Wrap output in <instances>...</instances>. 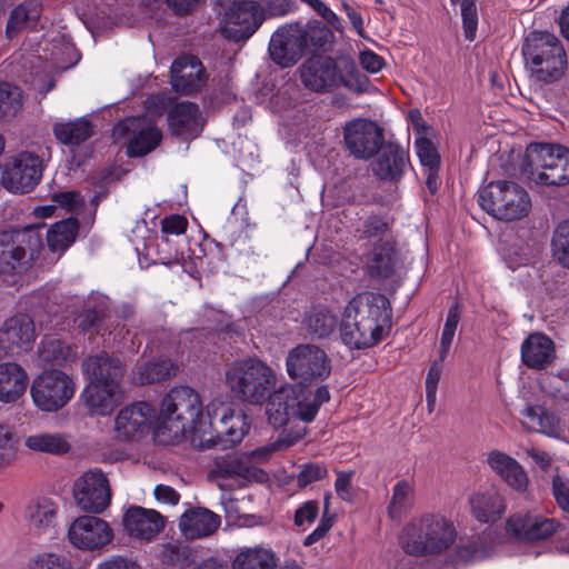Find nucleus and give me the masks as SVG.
<instances>
[{"label":"nucleus","mask_w":569,"mask_h":569,"mask_svg":"<svg viewBox=\"0 0 569 569\" xmlns=\"http://www.w3.org/2000/svg\"><path fill=\"white\" fill-rule=\"evenodd\" d=\"M78 233L77 218L70 217L53 223L46 233L49 250L62 254L76 241Z\"/></svg>","instance_id":"e433bc0d"},{"label":"nucleus","mask_w":569,"mask_h":569,"mask_svg":"<svg viewBox=\"0 0 569 569\" xmlns=\"http://www.w3.org/2000/svg\"><path fill=\"white\" fill-rule=\"evenodd\" d=\"M249 428L246 415L226 407L218 422L210 420L207 426L202 417L188 433L192 446L198 450H226L240 443Z\"/></svg>","instance_id":"0eeeda50"},{"label":"nucleus","mask_w":569,"mask_h":569,"mask_svg":"<svg viewBox=\"0 0 569 569\" xmlns=\"http://www.w3.org/2000/svg\"><path fill=\"white\" fill-rule=\"evenodd\" d=\"M23 106V93L20 87L0 82V121H10L16 118Z\"/></svg>","instance_id":"09e8293b"},{"label":"nucleus","mask_w":569,"mask_h":569,"mask_svg":"<svg viewBox=\"0 0 569 569\" xmlns=\"http://www.w3.org/2000/svg\"><path fill=\"white\" fill-rule=\"evenodd\" d=\"M52 130L57 140L62 144L79 146L93 134L94 126L88 119L79 118L74 121L57 122Z\"/></svg>","instance_id":"4c0bfd02"},{"label":"nucleus","mask_w":569,"mask_h":569,"mask_svg":"<svg viewBox=\"0 0 569 569\" xmlns=\"http://www.w3.org/2000/svg\"><path fill=\"white\" fill-rule=\"evenodd\" d=\"M312 8L331 28L340 29V19L322 0H301Z\"/></svg>","instance_id":"69168bd1"},{"label":"nucleus","mask_w":569,"mask_h":569,"mask_svg":"<svg viewBox=\"0 0 569 569\" xmlns=\"http://www.w3.org/2000/svg\"><path fill=\"white\" fill-rule=\"evenodd\" d=\"M318 513L319 502L317 500H308L295 511L293 522L297 527H302L305 523L313 522Z\"/></svg>","instance_id":"e2e57ef3"},{"label":"nucleus","mask_w":569,"mask_h":569,"mask_svg":"<svg viewBox=\"0 0 569 569\" xmlns=\"http://www.w3.org/2000/svg\"><path fill=\"white\" fill-rule=\"evenodd\" d=\"M415 502V488L406 479L399 480L393 489L392 497L388 506V515L391 519H400L407 513Z\"/></svg>","instance_id":"de8ad7c7"},{"label":"nucleus","mask_w":569,"mask_h":569,"mask_svg":"<svg viewBox=\"0 0 569 569\" xmlns=\"http://www.w3.org/2000/svg\"><path fill=\"white\" fill-rule=\"evenodd\" d=\"M30 569H72V566L64 556L44 553L30 565Z\"/></svg>","instance_id":"680f3d73"},{"label":"nucleus","mask_w":569,"mask_h":569,"mask_svg":"<svg viewBox=\"0 0 569 569\" xmlns=\"http://www.w3.org/2000/svg\"><path fill=\"white\" fill-rule=\"evenodd\" d=\"M456 537L457 531L450 520L427 513L403 527L400 545L409 556L426 557L446 551L453 545Z\"/></svg>","instance_id":"39448f33"},{"label":"nucleus","mask_w":569,"mask_h":569,"mask_svg":"<svg viewBox=\"0 0 569 569\" xmlns=\"http://www.w3.org/2000/svg\"><path fill=\"white\" fill-rule=\"evenodd\" d=\"M263 20L264 14L257 2H234L224 13L220 33L229 41L243 43L256 33Z\"/></svg>","instance_id":"ddd939ff"},{"label":"nucleus","mask_w":569,"mask_h":569,"mask_svg":"<svg viewBox=\"0 0 569 569\" xmlns=\"http://www.w3.org/2000/svg\"><path fill=\"white\" fill-rule=\"evenodd\" d=\"M167 121L171 134L184 140L197 138L206 123L199 106L190 101L173 104L168 110Z\"/></svg>","instance_id":"393cba45"},{"label":"nucleus","mask_w":569,"mask_h":569,"mask_svg":"<svg viewBox=\"0 0 569 569\" xmlns=\"http://www.w3.org/2000/svg\"><path fill=\"white\" fill-rule=\"evenodd\" d=\"M26 446L31 450L51 455H63L70 450V443L59 433H39L30 436L26 440Z\"/></svg>","instance_id":"8fccbe9b"},{"label":"nucleus","mask_w":569,"mask_h":569,"mask_svg":"<svg viewBox=\"0 0 569 569\" xmlns=\"http://www.w3.org/2000/svg\"><path fill=\"white\" fill-rule=\"evenodd\" d=\"M347 308L352 312L351 320H358L365 332L373 336L376 345L391 329V305L389 299L377 292H363L352 298Z\"/></svg>","instance_id":"9b49d317"},{"label":"nucleus","mask_w":569,"mask_h":569,"mask_svg":"<svg viewBox=\"0 0 569 569\" xmlns=\"http://www.w3.org/2000/svg\"><path fill=\"white\" fill-rule=\"evenodd\" d=\"M30 526L43 530L54 525L57 507L49 498H39L31 501L26 511Z\"/></svg>","instance_id":"49530a36"},{"label":"nucleus","mask_w":569,"mask_h":569,"mask_svg":"<svg viewBox=\"0 0 569 569\" xmlns=\"http://www.w3.org/2000/svg\"><path fill=\"white\" fill-rule=\"evenodd\" d=\"M219 515L203 507L186 510L179 519V529L187 539H199L211 536L220 527Z\"/></svg>","instance_id":"2f4dec72"},{"label":"nucleus","mask_w":569,"mask_h":569,"mask_svg":"<svg viewBox=\"0 0 569 569\" xmlns=\"http://www.w3.org/2000/svg\"><path fill=\"white\" fill-rule=\"evenodd\" d=\"M488 465L497 472L511 488L523 491L528 485V477L520 463L512 457L493 450L488 455Z\"/></svg>","instance_id":"f704fd0d"},{"label":"nucleus","mask_w":569,"mask_h":569,"mask_svg":"<svg viewBox=\"0 0 569 569\" xmlns=\"http://www.w3.org/2000/svg\"><path fill=\"white\" fill-rule=\"evenodd\" d=\"M479 206L493 218L515 221L526 217L531 207L527 190L511 180H496L480 189Z\"/></svg>","instance_id":"6e6552de"},{"label":"nucleus","mask_w":569,"mask_h":569,"mask_svg":"<svg viewBox=\"0 0 569 569\" xmlns=\"http://www.w3.org/2000/svg\"><path fill=\"white\" fill-rule=\"evenodd\" d=\"M42 11L39 0H24L17 6L11 12L7 21L6 31L11 38L26 27L29 21L37 20Z\"/></svg>","instance_id":"c03bdc74"},{"label":"nucleus","mask_w":569,"mask_h":569,"mask_svg":"<svg viewBox=\"0 0 569 569\" xmlns=\"http://www.w3.org/2000/svg\"><path fill=\"white\" fill-rule=\"evenodd\" d=\"M327 477L328 469L325 465L319 462H309L301 466V469L297 475V486L300 489H303L309 485L322 480Z\"/></svg>","instance_id":"bf43d9fd"},{"label":"nucleus","mask_w":569,"mask_h":569,"mask_svg":"<svg viewBox=\"0 0 569 569\" xmlns=\"http://www.w3.org/2000/svg\"><path fill=\"white\" fill-rule=\"evenodd\" d=\"M338 78L337 88L343 86L358 94L369 90L370 79L358 69L356 62L349 57H339Z\"/></svg>","instance_id":"79ce46f5"},{"label":"nucleus","mask_w":569,"mask_h":569,"mask_svg":"<svg viewBox=\"0 0 569 569\" xmlns=\"http://www.w3.org/2000/svg\"><path fill=\"white\" fill-rule=\"evenodd\" d=\"M18 439L8 425L0 423V467L11 463L17 456Z\"/></svg>","instance_id":"6e6d98bb"},{"label":"nucleus","mask_w":569,"mask_h":569,"mask_svg":"<svg viewBox=\"0 0 569 569\" xmlns=\"http://www.w3.org/2000/svg\"><path fill=\"white\" fill-rule=\"evenodd\" d=\"M159 557L163 565L173 569H187L193 562L191 548L177 541L162 545Z\"/></svg>","instance_id":"3c124183"},{"label":"nucleus","mask_w":569,"mask_h":569,"mask_svg":"<svg viewBox=\"0 0 569 569\" xmlns=\"http://www.w3.org/2000/svg\"><path fill=\"white\" fill-rule=\"evenodd\" d=\"M76 391L73 379L66 372L52 369L37 376L30 388L34 406L46 412H56L64 408Z\"/></svg>","instance_id":"f8f14e48"},{"label":"nucleus","mask_w":569,"mask_h":569,"mask_svg":"<svg viewBox=\"0 0 569 569\" xmlns=\"http://www.w3.org/2000/svg\"><path fill=\"white\" fill-rule=\"evenodd\" d=\"M224 378L232 397L250 405H262L277 385L274 370L258 358L234 360Z\"/></svg>","instance_id":"423d86ee"},{"label":"nucleus","mask_w":569,"mask_h":569,"mask_svg":"<svg viewBox=\"0 0 569 569\" xmlns=\"http://www.w3.org/2000/svg\"><path fill=\"white\" fill-rule=\"evenodd\" d=\"M28 375L14 362L0 363V401L14 402L26 391Z\"/></svg>","instance_id":"c9c22d12"},{"label":"nucleus","mask_w":569,"mask_h":569,"mask_svg":"<svg viewBox=\"0 0 569 569\" xmlns=\"http://www.w3.org/2000/svg\"><path fill=\"white\" fill-rule=\"evenodd\" d=\"M303 86L316 92L337 88L339 58L317 54L308 58L299 68Z\"/></svg>","instance_id":"5701e85b"},{"label":"nucleus","mask_w":569,"mask_h":569,"mask_svg":"<svg viewBox=\"0 0 569 569\" xmlns=\"http://www.w3.org/2000/svg\"><path fill=\"white\" fill-rule=\"evenodd\" d=\"M520 171L528 180L547 187L569 184V148L555 142H531L526 147Z\"/></svg>","instance_id":"20e7f679"},{"label":"nucleus","mask_w":569,"mask_h":569,"mask_svg":"<svg viewBox=\"0 0 569 569\" xmlns=\"http://www.w3.org/2000/svg\"><path fill=\"white\" fill-rule=\"evenodd\" d=\"M338 317L326 307H315L305 317L307 332L315 339H325L338 327Z\"/></svg>","instance_id":"58836bf2"},{"label":"nucleus","mask_w":569,"mask_h":569,"mask_svg":"<svg viewBox=\"0 0 569 569\" xmlns=\"http://www.w3.org/2000/svg\"><path fill=\"white\" fill-rule=\"evenodd\" d=\"M526 70L539 84L559 81L567 69V53L561 40L549 31H530L521 47Z\"/></svg>","instance_id":"7ed1b4c3"},{"label":"nucleus","mask_w":569,"mask_h":569,"mask_svg":"<svg viewBox=\"0 0 569 569\" xmlns=\"http://www.w3.org/2000/svg\"><path fill=\"white\" fill-rule=\"evenodd\" d=\"M552 492L559 507L569 513V483L560 476L552 479Z\"/></svg>","instance_id":"338daca9"},{"label":"nucleus","mask_w":569,"mask_h":569,"mask_svg":"<svg viewBox=\"0 0 569 569\" xmlns=\"http://www.w3.org/2000/svg\"><path fill=\"white\" fill-rule=\"evenodd\" d=\"M109 312L106 307L86 305L73 318V328L82 333L103 335L107 331L106 321Z\"/></svg>","instance_id":"ea45409f"},{"label":"nucleus","mask_w":569,"mask_h":569,"mask_svg":"<svg viewBox=\"0 0 569 569\" xmlns=\"http://www.w3.org/2000/svg\"><path fill=\"white\" fill-rule=\"evenodd\" d=\"M177 367L168 359L149 361L138 368L133 381L137 385L161 382L176 375Z\"/></svg>","instance_id":"a18cd8bd"},{"label":"nucleus","mask_w":569,"mask_h":569,"mask_svg":"<svg viewBox=\"0 0 569 569\" xmlns=\"http://www.w3.org/2000/svg\"><path fill=\"white\" fill-rule=\"evenodd\" d=\"M44 361L53 366H64L74 361L77 357L76 347L67 343L60 339H52L47 341L41 351Z\"/></svg>","instance_id":"603ef678"},{"label":"nucleus","mask_w":569,"mask_h":569,"mask_svg":"<svg viewBox=\"0 0 569 569\" xmlns=\"http://www.w3.org/2000/svg\"><path fill=\"white\" fill-rule=\"evenodd\" d=\"M209 478H241L257 482H264L269 479L264 470L252 465L250 457L237 452L214 457Z\"/></svg>","instance_id":"b1692460"},{"label":"nucleus","mask_w":569,"mask_h":569,"mask_svg":"<svg viewBox=\"0 0 569 569\" xmlns=\"http://www.w3.org/2000/svg\"><path fill=\"white\" fill-rule=\"evenodd\" d=\"M301 396L299 393V405L295 406V421L310 422L316 418L320 407L313 400H307V398H301Z\"/></svg>","instance_id":"774afa93"},{"label":"nucleus","mask_w":569,"mask_h":569,"mask_svg":"<svg viewBox=\"0 0 569 569\" xmlns=\"http://www.w3.org/2000/svg\"><path fill=\"white\" fill-rule=\"evenodd\" d=\"M43 248L41 227L0 232V272L17 273L38 258Z\"/></svg>","instance_id":"1a4fd4ad"},{"label":"nucleus","mask_w":569,"mask_h":569,"mask_svg":"<svg viewBox=\"0 0 569 569\" xmlns=\"http://www.w3.org/2000/svg\"><path fill=\"white\" fill-rule=\"evenodd\" d=\"M352 312L346 307L340 322V337L350 349H368L376 346L373 336L365 332L358 320H351Z\"/></svg>","instance_id":"a19ab883"},{"label":"nucleus","mask_w":569,"mask_h":569,"mask_svg":"<svg viewBox=\"0 0 569 569\" xmlns=\"http://www.w3.org/2000/svg\"><path fill=\"white\" fill-rule=\"evenodd\" d=\"M555 359V342L542 332L530 333L521 343V361L530 369L545 370Z\"/></svg>","instance_id":"c756f323"},{"label":"nucleus","mask_w":569,"mask_h":569,"mask_svg":"<svg viewBox=\"0 0 569 569\" xmlns=\"http://www.w3.org/2000/svg\"><path fill=\"white\" fill-rule=\"evenodd\" d=\"M82 370L90 382L102 386L121 387L120 382L126 372V366L118 358L101 351L88 356L82 361Z\"/></svg>","instance_id":"a878e982"},{"label":"nucleus","mask_w":569,"mask_h":569,"mask_svg":"<svg viewBox=\"0 0 569 569\" xmlns=\"http://www.w3.org/2000/svg\"><path fill=\"white\" fill-rule=\"evenodd\" d=\"M116 140L126 138L127 154L143 157L153 151L162 140V131L142 117H130L118 122L112 130Z\"/></svg>","instance_id":"2eb2a0df"},{"label":"nucleus","mask_w":569,"mask_h":569,"mask_svg":"<svg viewBox=\"0 0 569 569\" xmlns=\"http://www.w3.org/2000/svg\"><path fill=\"white\" fill-rule=\"evenodd\" d=\"M365 274L375 288H386L387 283H397L398 257L393 243L386 240L382 243H375L367 253L365 262Z\"/></svg>","instance_id":"a211bd4d"},{"label":"nucleus","mask_w":569,"mask_h":569,"mask_svg":"<svg viewBox=\"0 0 569 569\" xmlns=\"http://www.w3.org/2000/svg\"><path fill=\"white\" fill-rule=\"evenodd\" d=\"M372 162L373 173L383 181H398L403 176L408 164V152L396 142H385Z\"/></svg>","instance_id":"cd10ccee"},{"label":"nucleus","mask_w":569,"mask_h":569,"mask_svg":"<svg viewBox=\"0 0 569 569\" xmlns=\"http://www.w3.org/2000/svg\"><path fill=\"white\" fill-rule=\"evenodd\" d=\"M333 43L335 33L325 21H295L279 27L272 33L268 52L277 66L290 68L306 56L313 57L331 50Z\"/></svg>","instance_id":"f257e3e1"},{"label":"nucleus","mask_w":569,"mask_h":569,"mask_svg":"<svg viewBox=\"0 0 569 569\" xmlns=\"http://www.w3.org/2000/svg\"><path fill=\"white\" fill-rule=\"evenodd\" d=\"M36 338L33 320L26 313L7 319L0 328V352L19 356L29 351Z\"/></svg>","instance_id":"aec40b11"},{"label":"nucleus","mask_w":569,"mask_h":569,"mask_svg":"<svg viewBox=\"0 0 569 569\" xmlns=\"http://www.w3.org/2000/svg\"><path fill=\"white\" fill-rule=\"evenodd\" d=\"M331 493L328 492L325 496L323 512L318 527L305 538L303 545L306 547L312 546L322 539L328 531L332 528L335 522V516L329 512Z\"/></svg>","instance_id":"4d7b16f0"},{"label":"nucleus","mask_w":569,"mask_h":569,"mask_svg":"<svg viewBox=\"0 0 569 569\" xmlns=\"http://www.w3.org/2000/svg\"><path fill=\"white\" fill-rule=\"evenodd\" d=\"M156 419V409L146 401H138L121 409L116 418L119 439L131 441L148 433Z\"/></svg>","instance_id":"4be33fe9"},{"label":"nucleus","mask_w":569,"mask_h":569,"mask_svg":"<svg viewBox=\"0 0 569 569\" xmlns=\"http://www.w3.org/2000/svg\"><path fill=\"white\" fill-rule=\"evenodd\" d=\"M202 417L200 396L192 388H172L161 402L153 427L154 441L166 446L179 441Z\"/></svg>","instance_id":"f03ea898"},{"label":"nucleus","mask_w":569,"mask_h":569,"mask_svg":"<svg viewBox=\"0 0 569 569\" xmlns=\"http://www.w3.org/2000/svg\"><path fill=\"white\" fill-rule=\"evenodd\" d=\"M1 184L14 193H27L34 189L42 177L41 159L30 152H21L0 167Z\"/></svg>","instance_id":"4468645a"},{"label":"nucleus","mask_w":569,"mask_h":569,"mask_svg":"<svg viewBox=\"0 0 569 569\" xmlns=\"http://www.w3.org/2000/svg\"><path fill=\"white\" fill-rule=\"evenodd\" d=\"M273 552L262 547L244 548L236 556L232 569H276Z\"/></svg>","instance_id":"37998d69"},{"label":"nucleus","mask_w":569,"mask_h":569,"mask_svg":"<svg viewBox=\"0 0 569 569\" xmlns=\"http://www.w3.org/2000/svg\"><path fill=\"white\" fill-rule=\"evenodd\" d=\"M289 377L300 387L323 382L331 375V360L326 351L313 343H300L286 359Z\"/></svg>","instance_id":"9d476101"},{"label":"nucleus","mask_w":569,"mask_h":569,"mask_svg":"<svg viewBox=\"0 0 569 569\" xmlns=\"http://www.w3.org/2000/svg\"><path fill=\"white\" fill-rule=\"evenodd\" d=\"M559 523L540 515H513L507 521L508 530L521 540L536 541L551 537Z\"/></svg>","instance_id":"c85d7f7f"},{"label":"nucleus","mask_w":569,"mask_h":569,"mask_svg":"<svg viewBox=\"0 0 569 569\" xmlns=\"http://www.w3.org/2000/svg\"><path fill=\"white\" fill-rule=\"evenodd\" d=\"M121 393V387L102 386L90 382L81 392L80 401L92 416L109 415L114 406L116 397Z\"/></svg>","instance_id":"473e14b6"},{"label":"nucleus","mask_w":569,"mask_h":569,"mask_svg":"<svg viewBox=\"0 0 569 569\" xmlns=\"http://www.w3.org/2000/svg\"><path fill=\"white\" fill-rule=\"evenodd\" d=\"M208 81V73L196 56H181L174 59L170 68L172 90L182 96H192L201 91Z\"/></svg>","instance_id":"412c9836"},{"label":"nucleus","mask_w":569,"mask_h":569,"mask_svg":"<svg viewBox=\"0 0 569 569\" xmlns=\"http://www.w3.org/2000/svg\"><path fill=\"white\" fill-rule=\"evenodd\" d=\"M477 0H451L452 4L459 3L462 17L465 38L473 41L478 27Z\"/></svg>","instance_id":"5fc2aeb1"},{"label":"nucleus","mask_w":569,"mask_h":569,"mask_svg":"<svg viewBox=\"0 0 569 569\" xmlns=\"http://www.w3.org/2000/svg\"><path fill=\"white\" fill-rule=\"evenodd\" d=\"M347 150L357 159L373 158L385 141L383 129L368 119H353L343 128Z\"/></svg>","instance_id":"dca6fc26"},{"label":"nucleus","mask_w":569,"mask_h":569,"mask_svg":"<svg viewBox=\"0 0 569 569\" xmlns=\"http://www.w3.org/2000/svg\"><path fill=\"white\" fill-rule=\"evenodd\" d=\"M73 497L80 509L101 513L111 501L109 481L101 471H88L73 483Z\"/></svg>","instance_id":"f3484780"},{"label":"nucleus","mask_w":569,"mask_h":569,"mask_svg":"<svg viewBox=\"0 0 569 569\" xmlns=\"http://www.w3.org/2000/svg\"><path fill=\"white\" fill-rule=\"evenodd\" d=\"M471 513L480 522H496L506 511L502 496L496 489L476 492L469 499Z\"/></svg>","instance_id":"72a5a7b5"},{"label":"nucleus","mask_w":569,"mask_h":569,"mask_svg":"<svg viewBox=\"0 0 569 569\" xmlns=\"http://www.w3.org/2000/svg\"><path fill=\"white\" fill-rule=\"evenodd\" d=\"M389 230L390 228L387 221L381 217L372 216L363 223L362 237L369 240H376V243H382Z\"/></svg>","instance_id":"052dcab7"},{"label":"nucleus","mask_w":569,"mask_h":569,"mask_svg":"<svg viewBox=\"0 0 569 569\" xmlns=\"http://www.w3.org/2000/svg\"><path fill=\"white\" fill-rule=\"evenodd\" d=\"M123 526L130 536L150 540L164 528V519L153 509L132 506L124 513Z\"/></svg>","instance_id":"7c9ffc66"},{"label":"nucleus","mask_w":569,"mask_h":569,"mask_svg":"<svg viewBox=\"0 0 569 569\" xmlns=\"http://www.w3.org/2000/svg\"><path fill=\"white\" fill-rule=\"evenodd\" d=\"M417 154L425 169L440 168V156L433 142L426 138L420 137L416 140Z\"/></svg>","instance_id":"13d9d810"},{"label":"nucleus","mask_w":569,"mask_h":569,"mask_svg":"<svg viewBox=\"0 0 569 569\" xmlns=\"http://www.w3.org/2000/svg\"><path fill=\"white\" fill-rule=\"evenodd\" d=\"M70 543L81 550L93 551L103 548L113 539L109 523L96 516H80L69 527Z\"/></svg>","instance_id":"6ab92c4d"},{"label":"nucleus","mask_w":569,"mask_h":569,"mask_svg":"<svg viewBox=\"0 0 569 569\" xmlns=\"http://www.w3.org/2000/svg\"><path fill=\"white\" fill-rule=\"evenodd\" d=\"M267 400L266 413L268 422L273 428H284L295 421V406L299 405V392L296 386L274 388Z\"/></svg>","instance_id":"bb28decb"},{"label":"nucleus","mask_w":569,"mask_h":569,"mask_svg":"<svg viewBox=\"0 0 569 569\" xmlns=\"http://www.w3.org/2000/svg\"><path fill=\"white\" fill-rule=\"evenodd\" d=\"M551 253L563 268L569 269V219L560 221L551 237Z\"/></svg>","instance_id":"864d4df0"},{"label":"nucleus","mask_w":569,"mask_h":569,"mask_svg":"<svg viewBox=\"0 0 569 569\" xmlns=\"http://www.w3.org/2000/svg\"><path fill=\"white\" fill-rule=\"evenodd\" d=\"M188 227V220L180 214H172L166 217L161 221V232L164 234L163 239L168 242L169 234H182L186 232Z\"/></svg>","instance_id":"0e129e2a"}]
</instances>
